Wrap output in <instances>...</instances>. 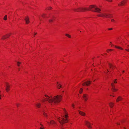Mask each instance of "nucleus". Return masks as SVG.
Returning <instances> with one entry per match:
<instances>
[{"mask_svg": "<svg viewBox=\"0 0 129 129\" xmlns=\"http://www.w3.org/2000/svg\"><path fill=\"white\" fill-rule=\"evenodd\" d=\"M46 98L45 100H43V102L47 101L51 105H53L54 104L59 103L61 101L62 98L61 95H57L52 97V96H49L47 95H45Z\"/></svg>", "mask_w": 129, "mask_h": 129, "instance_id": "obj_1", "label": "nucleus"}, {"mask_svg": "<svg viewBox=\"0 0 129 129\" xmlns=\"http://www.w3.org/2000/svg\"><path fill=\"white\" fill-rule=\"evenodd\" d=\"M74 10L76 12H84L85 10H91L92 11L100 13L101 10L94 5L90 6L88 9L79 7L77 9H75Z\"/></svg>", "mask_w": 129, "mask_h": 129, "instance_id": "obj_2", "label": "nucleus"}, {"mask_svg": "<svg viewBox=\"0 0 129 129\" xmlns=\"http://www.w3.org/2000/svg\"><path fill=\"white\" fill-rule=\"evenodd\" d=\"M98 16L103 17L111 18L113 16L110 14L103 13H101V14L98 15Z\"/></svg>", "mask_w": 129, "mask_h": 129, "instance_id": "obj_3", "label": "nucleus"}, {"mask_svg": "<svg viewBox=\"0 0 129 129\" xmlns=\"http://www.w3.org/2000/svg\"><path fill=\"white\" fill-rule=\"evenodd\" d=\"M68 116L67 115L65 114L64 116L65 119H64V118H62V120L60 121V119L58 118V120L61 124H63L64 123L67 122H68L69 120L67 119Z\"/></svg>", "mask_w": 129, "mask_h": 129, "instance_id": "obj_4", "label": "nucleus"}, {"mask_svg": "<svg viewBox=\"0 0 129 129\" xmlns=\"http://www.w3.org/2000/svg\"><path fill=\"white\" fill-rule=\"evenodd\" d=\"M85 124L89 128H91V123H90L87 121H85Z\"/></svg>", "mask_w": 129, "mask_h": 129, "instance_id": "obj_5", "label": "nucleus"}, {"mask_svg": "<svg viewBox=\"0 0 129 129\" xmlns=\"http://www.w3.org/2000/svg\"><path fill=\"white\" fill-rule=\"evenodd\" d=\"M91 82L90 81H87L85 82L82 84V85L84 86L85 85L88 86L90 84Z\"/></svg>", "mask_w": 129, "mask_h": 129, "instance_id": "obj_6", "label": "nucleus"}, {"mask_svg": "<svg viewBox=\"0 0 129 129\" xmlns=\"http://www.w3.org/2000/svg\"><path fill=\"white\" fill-rule=\"evenodd\" d=\"M126 3V0H124L122 1L121 2L120 4H118V5L119 6H123L125 5V3Z\"/></svg>", "mask_w": 129, "mask_h": 129, "instance_id": "obj_7", "label": "nucleus"}, {"mask_svg": "<svg viewBox=\"0 0 129 129\" xmlns=\"http://www.w3.org/2000/svg\"><path fill=\"white\" fill-rule=\"evenodd\" d=\"M6 90L7 92H8L10 90L9 88H10V85L8 83H6Z\"/></svg>", "mask_w": 129, "mask_h": 129, "instance_id": "obj_8", "label": "nucleus"}, {"mask_svg": "<svg viewBox=\"0 0 129 129\" xmlns=\"http://www.w3.org/2000/svg\"><path fill=\"white\" fill-rule=\"evenodd\" d=\"M83 97L85 101H86L88 98V95L86 94H84L83 95Z\"/></svg>", "mask_w": 129, "mask_h": 129, "instance_id": "obj_9", "label": "nucleus"}, {"mask_svg": "<svg viewBox=\"0 0 129 129\" xmlns=\"http://www.w3.org/2000/svg\"><path fill=\"white\" fill-rule=\"evenodd\" d=\"M24 20L26 22V23L27 24H28L29 22V19L28 17H27L25 18Z\"/></svg>", "mask_w": 129, "mask_h": 129, "instance_id": "obj_10", "label": "nucleus"}, {"mask_svg": "<svg viewBox=\"0 0 129 129\" xmlns=\"http://www.w3.org/2000/svg\"><path fill=\"white\" fill-rule=\"evenodd\" d=\"M122 98L121 96H119L117 98V99L116 100V102H118L119 101L122 100Z\"/></svg>", "mask_w": 129, "mask_h": 129, "instance_id": "obj_11", "label": "nucleus"}, {"mask_svg": "<svg viewBox=\"0 0 129 129\" xmlns=\"http://www.w3.org/2000/svg\"><path fill=\"white\" fill-rule=\"evenodd\" d=\"M78 111L79 113V114L82 116H84L85 115V114L84 112L80 111Z\"/></svg>", "mask_w": 129, "mask_h": 129, "instance_id": "obj_12", "label": "nucleus"}, {"mask_svg": "<svg viewBox=\"0 0 129 129\" xmlns=\"http://www.w3.org/2000/svg\"><path fill=\"white\" fill-rule=\"evenodd\" d=\"M10 36V35H7L5 36H4L2 37V39H4L7 38H8Z\"/></svg>", "mask_w": 129, "mask_h": 129, "instance_id": "obj_13", "label": "nucleus"}, {"mask_svg": "<svg viewBox=\"0 0 129 129\" xmlns=\"http://www.w3.org/2000/svg\"><path fill=\"white\" fill-rule=\"evenodd\" d=\"M41 16L43 17L44 18H48V17L46 16V14H45L43 13L41 15Z\"/></svg>", "mask_w": 129, "mask_h": 129, "instance_id": "obj_14", "label": "nucleus"}, {"mask_svg": "<svg viewBox=\"0 0 129 129\" xmlns=\"http://www.w3.org/2000/svg\"><path fill=\"white\" fill-rule=\"evenodd\" d=\"M57 87L58 88H60L61 87V85L60 84H58V82H57Z\"/></svg>", "mask_w": 129, "mask_h": 129, "instance_id": "obj_15", "label": "nucleus"}, {"mask_svg": "<svg viewBox=\"0 0 129 129\" xmlns=\"http://www.w3.org/2000/svg\"><path fill=\"white\" fill-rule=\"evenodd\" d=\"M111 108H112L114 104L112 103H110L109 104Z\"/></svg>", "mask_w": 129, "mask_h": 129, "instance_id": "obj_16", "label": "nucleus"}, {"mask_svg": "<svg viewBox=\"0 0 129 129\" xmlns=\"http://www.w3.org/2000/svg\"><path fill=\"white\" fill-rule=\"evenodd\" d=\"M50 123L51 124H56V122L53 120H52L50 121Z\"/></svg>", "mask_w": 129, "mask_h": 129, "instance_id": "obj_17", "label": "nucleus"}, {"mask_svg": "<svg viewBox=\"0 0 129 129\" xmlns=\"http://www.w3.org/2000/svg\"><path fill=\"white\" fill-rule=\"evenodd\" d=\"M41 104L40 103H39L36 104V106L37 107L39 108L41 106Z\"/></svg>", "mask_w": 129, "mask_h": 129, "instance_id": "obj_18", "label": "nucleus"}, {"mask_svg": "<svg viewBox=\"0 0 129 129\" xmlns=\"http://www.w3.org/2000/svg\"><path fill=\"white\" fill-rule=\"evenodd\" d=\"M65 35L67 37L69 38H70L71 37V36L70 35L68 34H66Z\"/></svg>", "mask_w": 129, "mask_h": 129, "instance_id": "obj_19", "label": "nucleus"}, {"mask_svg": "<svg viewBox=\"0 0 129 129\" xmlns=\"http://www.w3.org/2000/svg\"><path fill=\"white\" fill-rule=\"evenodd\" d=\"M115 47H116V48H117L118 49H121V50H123V49L122 48H121V47H118L117 46H115Z\"/></svg>", "mask_w": 129, "mask_h": 129, "instance_id": "obj_20", "label": "nucleus"}, {"mask_svg": "<svg viewBox=\"0 0 129 129\" xmlns=\"http://www.w3.org/2000/svg\"><path fill=\"white\" fill-rule=\"evenodd\" d=\"M112 90L113 91H116L118 89H115V87H114L113 88H112Z\"/></svg>", "mask_w": 129, "mask_h": 129, "instance_id": "obj_21", "label": "nucleus"}, {"mask_svg": "<svg viewBox=\"0 0 129 129\" xmlns=\"http://www.w3.org/2000/svg\"><path fill=\"white\" fill-rule=\"evenodd\" d=\"M7 19V15H6L4 18V20H6Z\"/></svg>", "mask_w": 129, "mask_h": 129, "instance_id": "obj_22", "label": "nucleus"}, {"mask_svg": "<svg viewBox=\"0 0 129 129\" xmlns=\"http://www.w3.org/2000/svg\"><path fill=\"white\" fill-rule=\"evenodd\" d=\"M83 89L82 88H81L80 89V91H79V93H82V91H83Z\"/></svg>", "mask_w": 129, "mask_h": 129, "instance_id": "obj_23", "label": "nucleus"}, {"mask_svg": "<svg viewBox=\"0 0 129 129\" xmlns=\"http://www.w3.org/2000/svg\"><path fill=\"white\" fill-rule=\"evenodd\" d=\"M109 67H110V68H111L112 67H113V66L112 65V64H111L110 63H109Z\"/></svg>", "mask_w": 129, "mask_h": 129, "instance_id": "obj_24", "label": "nucleus"}, {"mask_svg": "<svg viewBox=\"0 0 129 129\" xmlns=\"http://www.w3.org/2000/svg\"><path fill=\"white\" fill-rule=\"evenodd\" d=\"M52 9V8L51 7H48V10H51V9Z\"/></svg>", "mask_w": 129, "mask_h": 129, "instance_id": "obj_25", "label": "nucleus"}, {"mask_svg": "<svg viewBox=\"0 0 129 129\" xmlns=\"http://www.w3.org/2000/svg\"><path fill=\"white\" fill-rule=\"evenodd\" d=\"M21 62H17V65L18 66H19V64H20L21 63Z\"/></svg>", "mask_w": 129, "mask_h": 129, "instance_id": "obj_26", "label": "nucleus"}, {"mask_svg": "<svg viewBox=\"0 0 129 129\" xmlns=\"http://www.w3.org/2000/svg\"><path fill=\"white\" fill-rule=\"evenodd\" d=\"M43 114L44 115V116H45L47 117V114L45 112L43 113Z\"/></svg>", "mask_w": 129, "mask_h": 129, "instance_id": "obj_27", "label": "nucleus"}, {"mask_svg": "<svg viewBox=\"0 0 129 129\" xmlns=\"http://www.w3.org/2000/svg\"><path fill=\"white\" fill-rule=\"evenodd\" d=\"M49 22H52L53 21V20L52 19H50L49 20Z\"/></svg>", "mask_w": 129, "mask_h": 129, "instance_id": "obj_28", "label": "nucleus"}, {"mask_svg": "<svg viewBox=\"0 0 129 129\" xmlns=\"http://www.w3.org/2000/svg\"><path fill=\"white\" fill-rule=\"evenodd\" d=\"M111 85H112V88H113L114 87H114V86L113 83H111Z\"/></svg>", "mask_w": 129, "mask_h": 129, "instance_id": "obj_29", "label": "nucleus"}, {"mask_svg": "<svg viewBox=\"0 0 129 129\" xmlns=\"http://www.w3.org/2000/svg\"><path fill=\"white\" fill-rule=\"evenodd\" d=\"M111 21L112 22H115V20L114 19H112L111 20Z\"/></svg>", "mask_w": 129, "mask_h": 129, "instance_id": "obj_30", "label": "nucleus"}, {"mask_svg": "<svg viewBox=\"0 0 129 129\" xmlns=\"http://www.w3.org/2000/svg\"><path fill=\"white\" fill-rule=\"evenodd\" d=\"M44 128H45L44 127H40V129H44Z\"/></svg>", "mask_w": 129, "mask_h": 129, "instance_id": "obj_31", "label": "nucleus"}, {"mask_svg": "<svg viewBox=\"0 0 129 129\" xmlns=\"http://www.w3.org/2000/svg\"><path fill=\"white\" fill-rule=\"evenodd\" d=\"M113 50L112 49H108L107 50V51H112Z\"/></svg>", "mask_w": 129, "mask_h": 129, "instance_id": "obj_32", "label": "nucleus"}, {"mask_svg": "<svg viewBox=\"0 0 129 129\" xmlns=\"http://www.w3.org/2000/svg\"><path fill=\"white\" fill-rule=\"evenodd\" d=\"M125 50L127 51H129V49H126Z\"/></svg>", "mask_w": 129, "mask_h": 129, "instance_id": "obj_33", "label": "nucleus"}, {"mask_svg": "<svg viewBox=\"0 0 129 129\" xmlns=\"http://www.w3.org/2000/svg\"><path fill=\"white\" fill-rule=\"evenodd\" d=\"M113 29L112 28H109L108 29L109 30H111Z\"/></svg>", "mask_w": 129, "mask_h": 129, "instance_id": "obj_34", "label": "nucleus"}, {"mask_svg": "<svg viewBox=\"0 0 129 129\" xmlns=\"http://www.w3.org/2000/svg\"><path fill=\"white\" fill-rule=\"evenodd\" d=\"M40 125H41V127H43V125L41 123L40 124Z\"/></svg>", "mask_w": 129, "mask_h": 129, "instance_id": "obj_35", "label": "nucleus"}, {"mask_svg": "<svg viewBox=\"0 0 129 129\" xmlns=\"http://www.w3.org/2000/svg\"><path fill=\"white\" fill-rule=\"evenodd\" d=\"M19 104H16V105L17 107H18V105H19Z\"/></svg>", "mask_w": 129, "mask_h": 129, "instance_id": "obj_36", "label": "nucleus"}, {"mask_svg": "<svg viewBox=\"0 0 129 129\" xmlns=\"http://www.w3.org/2000/svg\"><path fill=\"white\" fill-rule=\"evenodd\" d=\"M114 67H115V66H113V67H112L111 68V69H113V68Z\"/></svg>", "mask_w": 129, "mask_h": 129, "instance_id": "obj_37", "label": "nucleus"}, {"mask_svg": "<svg viewBox=\"0 0 129 129\" xmlns=\"http://www.w3.org/2000/svg\"><path fill=\"white\" fill-rule=\"evenodd\" d=\"M64 111L66 113V111L64 109H63Z\"/></svg>", "mask_w": 129, "mask_h": 129, "instance_id": "obj_38", "label": "nucleus"}, {"mask_svg": "<svg viewBox=\"0 0 129 129\" xmlns=\"http://www.w3.org/2000/svg\"><path fill=\"white\" fill-rule=\"evenodd\" d=\"M114 83H117V82L116 81H114Z\"/></svg>", "mask_w": 129, "mask_h": 129, "instance_id": "obj_39", "label": "nucleus"}, {"mask_svg": "<svg viewBox=\"0 0 129 129\" xmlns=\"http://www.w3.org/2000/svg\"><path fill=\"white\" fill-rule=\"evenodd\" d=\"M37 34V33H36V34H34V37H35V35H36Z\"/></svg>", "mask_w": 129, "mask_h": 129, "instance_id": "obj_40", "label": "nucleus"}, {"mask_svg": "<svg viewBox=\"0 0 129 129\" xmlns=\"http://www.w3.org/2000/svg\"><path fill=\"white\" fill-rule=\"evenodd\" d=\"M116 123L118 125H119L120 124V123Z\"/></svg>", "mask_w": 129, "mask_h": 129, "instance_id": "obj_41", "label": "nucleus"}, {"mask_svg": "<svg viewBox=\"0 0 129 129\" xmlns=\"http://www.w3.org/2000/svg\"><path fill=\"white\" fill-rule=\"evenodd\" d=\"M74 106V105L73 104V105H72V106L73 107Z\"/></svg>", "mask_w": 129, "mask_h": 129, "instance_id": "obj_42", "label": "nucleus"}, {"mask_svg": "<svg viewBox=\"0 0 129 129\" xmlns=\"http://www.w3.org/2000/svg\"><path fill=\"white\" fill-rule=\"evenodd\" d=\"M107 71L108 72H109V71L108 69H107Z\"/></svg>", "mask_w": 129, "mask_h": 129, "instance_id": "obj_43", "label": "nucleus"}, {"mask_svg": "<svg viewBox=\"0 0 129 129\" xmlns=\"http://www.w3.org/2000/svg\"><path fill=\"white\" fill-rule=\"evenodd\" d=\"M124 129H126V128H125V127H124Z\"/></svg>", "mask_w": 129, "mask_h": 129, "instance_id": "obj_44", "label": "nucleus"}, {"mask_svg": "<svg viewBox=\"0 0 129 129\" xmlns=\"http://www.w3.org/2000/svg\"><path fill=\"white\" fill-rule=\"evenodd\" d=\"M124 72V71H123V73Z\"/></svg>", "mask_w": 129, "mask_h": 129, "instance_id": "obj_45", "label": "nucleus"}, {"mask_svg": "<svg viewBox=\"0 0 129 129\" xmlns=\"http://www.w3.org/2000/svg\"><path fill=\"white\" fill-rule=\"evenodd\" d=\"M1 95L0 96V100L1 99Z\"/></svg>", "mask_w": 129, "mask_h": 129, "instance_id": "obj_46", "label": "nucleus"}, {"mask_svg": "<svg viewBox=\"0 0 129 129\" xmlns=\"http://www.w3.org/2000/svg\"><path fill=\"white\" fill-rule=\"evenodd\" d=\"M123 121H121V122H122V123H123Z\"/></svg>", "mask_w": 129, "mask_h": 129, "instance_id": "obj_47", "label": "nucleus"}, {"mask_svg": "<svg viewBox=\"0 0 129 129\" xmlns=\"http://www.w3.org/2000/svg\"><path fill=\"white\" fill-rule=\"evenodd\" d=\"M39 19L40 20H41L40 19V18H39Z\"/></svg>", "mask_w": 129, "mask_h": 129, "instance_id": "obj_48", "label": "nucleus"}, {"mask_svg": "<svg viewBox=\"0 0 129 129\" xmlns=\"http://www.w3.org/2000/svg\"><path fill=\"white\" fill-rule=\"evenodd\" d=\"M109 51H107V52H108Z\"/></svg>", "mask_w": 129, "mask_h": 129, "instance_id": "obj_49", "label": "nucleus"}, {"mask_svg": "<svg viewBox=\"0 0 129 129\" xmlns=\"http://www.w3.org/2000/svg\"><path fill=\"white\" fill-rule=\"evenodd\" d=\"M48 123L49 124V122H48Z\"/></svg>", "mask_w": 129, "mask_h": 129, "instance_id": "obj_50", "label": "nucleus"}, {"mask_svg": "<svg viewBox=\"0 0 129 129\" xmlns=\"http://www.w3.org/2000/svg\"><path fill=\"white\" fill-rule=\"evenodd\" d=\"M111 96H112V95H110Z\"/></svg>", "mask_w": 129, "mask_h": 129, "instance_id": "obj_51", "label": "nucleus"}]
</instances>
